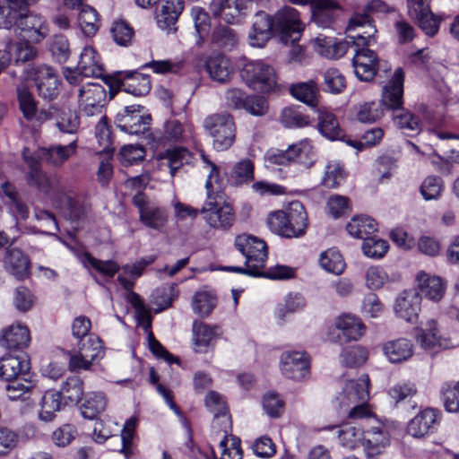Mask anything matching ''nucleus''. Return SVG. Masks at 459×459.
<instances>
[{"instance_id":"obj_1","label":"nucleus","mask_w":459,"mask_h":459,"mask_svg":"<svg viewBox=\"0 0 459 459\" xmlns=\"http://www.w3.org/2000/svg\"><path fill=\"white\" fill-rule=\"evenodd\" d=\"M0 29H14L22 40L41 42L48 34L46 19L30 12L27 0H0Z\"/></svg>"},{"instance_id":"obj_2","label":"nucleus","mask_w":459,"mask_h":459,"mask_svg":"<svg viewBox=\"0 0 459 459\" xmlns=\"http://www.w3.org/2000/svg\"><path fill=\"white\" fill-rule=\"evenodd\" d=\"M360 28H365V30L348 36L352 46L355 47L352 65L356 76L360 81L370 82L381 67L377 55L367 48L376 42L377 29L372 25V21L368 14H356L351 18L348 30L355 31Z\"/></svg>"},{"instance_id":"obj_3","label":"nucleus","mask_w":459,"mask_h":459,"mask_svg":"<svg viewBox=\"0 0 459 459\" xmlns=\"http://www.w3.org/2000/svg\"><path fill=\"white\" fill-rule=\"evenodd\" d=\"M207 199L200 212L207 224L217 230H228L235 221V212L221 187L206 190Z\"/></svg>"},{"instance_id":"obj_4","label":"nucleus","mask_w":459,"mask_h":459,"mask_svg":"<svg viewBox=\"0 0 459 459\" xmlns=\"http://www.w3.org/2000/svg\"><path fill=\"white\" fill-rule=\"evenodd\" d=\"M205 133L212 138V147L217 152L228 150L234 143L236 126L233 117L227 112L207 116L203 123Z\"/></svg>"},{"instance_id":"obj_5","label":"nucleus","mask_w":459,"mask_h":459,"mask_svg":"<svg viewBox=\"0 0 459 459\" xmlns=\"http://www.w3.org/2000/svg\"><path fill=\"white\" fill-rule=\"evenodd\" d=\"M368 375H363L359 380H350L346 383L343 392L338 396L341 406L353 407L349 411L351 419H363L370 415V411L366 405L368 399Z\"/></svg>"},{"instance_id":"obj_6","label":"nucleus","mask_w":459,"mask_h":459,"mask_svg":"<svg viewBox=\"0 0 459 459\" xmlns=\"http://www.w3.org/2000/svg\"><path fill=\"white\" fill-rule=\"evenodd\" d=\"M22 156L29 167L25 176L28 186L48 195L53 202L58 199V195L64 188L59 178L56 176H48L41 169L37 158L29 153L27 149L23 151Z\"/></svg>"},{"instance_id":"obj_7","label":"nucleus","mask_w":459,"mask_h":459,"mask_svg":"<svg viewBox=\"0 0 459 459\" xmlns=\"http://www.w3.org/2000/svg\"><path fill=\"white\" fill-rule=\"evenodd\" d=\"M235 246L246 257V265H250L249 276L261 277L267 260L265 242L256 237L243 234L236 238Z\"/></svg>"},{"instance_id":"obj_8","label":"nucleus","mask_w":459,"mask_h":459,"mask_svg":"<svg viewBox=\"0 0 459 459\" xmlns=\"http://www.w3.org/2000/svg\"><path fill=\"white\" fill-rule=\"evenodd\" d=\"M240 76L248 87L261 92H269L276 85L274 69L261 60L247 62L240 71Z\"/></svg>"},{"instance_id":"obj_9","label":"nucleus","mask_w":459,"mask_h":459,"mask_svg":"<svg viewBox=\"0 0 459 459\" xmlns=\"http://www.w3.org/2000/svg\"><path fill=\"white\" fill-rule=\"evenodd\" d=\"M274 30L279 33L281 41L285 44L297 43L304 30L299 13L293 7L284 6L273 17Z\"/></svg>"},{"instance_id":"obj_10","label":"nucleus","mask_w":459,"mask_h":459,"mask_svg":"<svg viewBox=\"0 0 459 459\" xmlns=\"http://www.w3.org/2000/svg\"><path fill=\"white\" fill-rule=\"evenodd\" d=\"M29 78L36 85L38 95L45 100H53L59 93V79L56 72L48 65H40L28 66L26 70Z\"/></svg>"},{"instance_id":"obj_11","label":"nucleus","mask_w":459,"mask_h":459,"mask_svg":"<svg viewBox=\"0 0 459 459\" xmlns=\"http://www.w3.org/2000/svg\"><path fill=\"white\" fill-rule=\"evenodd\" d=\"M107 92L100 83L83 84L78 92V107L87 117L103 116L102 109L106 102Z\"/></svg>"},{"instance_id":"obj_12","label":"nucleus","mask_w":459,"mask_h":459,"mask_svg":"<svg viewBox=\"0 0 459 459\" xmlns=\"http://www.w3.org/2000/svg\"><path fill=\"white\" fill-rule=\"evenodd\" d=\"M132 203L138 208L139 220L144 226L159 231L166 226L169 218L166 208L150 202L142 192L133 197Z\"/></svg>"},{"instance_id":"obj_13","label":"nucleus","mask_w":459,"mask_h":459,"mask_svg":"<svg viewBox=\"0 0 459 459\" xmlns=\"http://www.w3.org/2000/svg\"><path fill=\"white\" fill-rule=\"evenodd\" d=\"M16 95L19 110L27 122L42 124L53 118V108L39 109L37 101L26 84L21 83L16 87Z\"/></svg>"},{"instance_id":"obj_14","label":"nucleus","mask_w":459,"mask_h":459,"mask_svg":"<svg viewBox=\"0 0 459 459\" xmlns=\"http://www.w3.org/2000/svg\"><path fill=\"white\" fill-rule=\"evenodd\" d=\"M142 106H126L124 112L117 116V126L129 134H143L150 127L151 116L143 115Z\"/></svg>"},{"instance_id":"obj_15","label":"nucleus","mask_w":459,"mask_h":459,"mask_svg":"<svg viewBox=\"0 0 459 459\" xmlns=\"http://www.w3.org/2000/svg\"><path fill=\"white\" fill-rule=\"evenodd\" d=\"M416 339L420 346L432 352L450 349L455 346L452 340L446 334L441 333L437 323L429 320L424 328L416 330Z\"/></svg>"},{"instance_id":"obj_16","label":"nucleus","mask_w":459,"mask_h":459,"mask_svg":"<svg viewBox=\"0 0 459 459\" xmlns=\"http://www.w3.org/2000/svg\"><path fill=\"white\" fill-rule=\"evenodd\" d=\"M183 10V0H162L160 2L155 15L158 27L167 33L176 32L178 30L177 22Z\"/></svg>"},{"instance_id":"obj_17","label":"nucleus","mask_w":459,"mask_h":459,"mask_svg":"<svg viewBox=\"0 0 459 459\" xmlns=\"http://www.w3.org/2000/svg\"><path fill=\"white\" fill-rule=\"evenodd\" d=\"M112 86L121 88L134 96H144L150 92L152 83L149 75L136 72H118Z\"/></svg>"},{"instance_id":"obj_18","label":"nucleus","mask_w":459,"mask_h":459,"mask_svg":"<svg viewBox=\"0 0 459 459\" xmlns=\"http://www.w3.org/2000/svg\"><path fill=\"white\" fill-rule=\"evenodd\" d=\"M54 204L63 210L72 221L82 220L91 212V204L89 201L71 195L65 186Z\"/></svg>"},{"instance_id":"obj_19","label":"nucleus","mask_w":459,"mask_h":459,"mask_svg":"<svg viewBox=\"0 0 459 459\" xmlns=\"http://www.w3.org/2000/svg\"><path fill=\"white\" fill-rule=\"evenodd\" d=\"M282 374L294 380H301L309 374L308 359L299 351H286L281 357Z\"/></svg>"},{"instance_id":"obj_20","label":"nucleus","mask_w":459,"mask_h":459,"mask_svg":"<svg viewBox=\"0 0 459 459\" xmlns=\"http://www.w3.org/2000/svg\"><path fill=\"white\" fill-rule=\"evenodd\" d=\"M30 361L26 353L17 355L11 353L0 359V378L10 380L30 375Z\"/></svg>"},{"instance_id":"obj_21","label":"nucleus","mask_w":459,"mask_h":459,"mask_svg":"<svg viewBox=\"0 0 459 459\" xmlns=\"http://www.w3.org/2000/svg\"><path fill=\"white\" fill-rule=\"evenodd\" d=\"M309 5L312 21L322 28L331 27L342 13L341 5L335 0H313Z\"/></svg>"},{"instance_id":"obj_22","label":"nucleus","mask_w":459,"mask_h":459,"mask_svg":"<svg viewBox=\"0 0 459 459\" xmlns=\"http://www.w3.org/2000/svg\"><path fill=\"white\" fill-rule=\"evenodd\" d=\"M439 412L432 408H427L420 411L410 420L407 432L413 437H422L437 429L439 423Z\"/></svg>"},{"instance_id":"obj_23","label":"nucleus","mask_w":459,"mask_h":459,"mask_svg":"<svg viewBox=\"0 0 459 459\" xmlns=\"http://www.w3.org/2000/svg\"><path fill=\"white\" fill-rule=\"evenodd\" d=\"M274 21L266 13L260 11L255 15L251 30L248 33L249 45L254 48H263L271 39Z\"/></svg>"},{"instance_id":"obj_24","label":"nucleus","mask_w":459,"mask_h":459,"mask_svg":"<svg viewBox=\"0 0 459 459\" xmlns=\"http://www.w3.org/2000/svg\"><path fill=\"white\" fill-rule=\"evenodd\" d=\"M30 342V331L22 325H12L0 335V345L10 352L22 351L29 346Z\"/></svg>"},{"instance_id":"obj_25","label":"nucleus","mask_w":459,"mask_h":459,"mask_svg":"<svg viewBox=\"0 0 459 459\" xmlns=\"http://www.w3.org/2000/svg\"><path fill=\"white\" fill-rule=\"evenodd\" d=\"M404 73L397 68L391 80L383 88L382 104L388 108L398 109L403 105Z\"/></svg>"},{"instance_id":"obj_26","label":"nucleus","mask_w":459,"mask_h":459,"mask_svg":"<svg viewBox=\"0 0 459 459\" xmlns=\"http://www.w3.org/2000/svg\"><path fill=\"white\" fill-rule=\"evenodd\" d=\"M417 292L420 297H424L432 301H439L446 291V284L444 281L436 275H430L424 272L418 273L417 278Z\"/></svg>"},{"instance_id":"obj_27","label":"nucleus","mask_w":459,"mask_h":459,"mask_svg":"<svg viewBox=\"0 0 459 459\" xmlns=\"http://www.w3.org/2000/svg\"><path fill=\"white\" fill-rule=\"evenodd\" d=\"M420 310V297L414 290L403 291L395 300L396 316L407 322H413Z\"/></svg>"},{"instance_id":"obj_28","label":"nucleus","mask_w":459,"mask_h":459,"mask_svg":"<svg viewBox=\"0 0 459 459\" xmlns=\"http://www.w3.org/2000/svg\"><path fill=\"white\" fill-rule=\"evenodd\" d=\"M390 437L386 429L382 427H372L364 432L362 446L368 458L382 454L389 445Z\"/></svg>"},{"instance_id":"obj_29","label":"nucleus","mask_w":459,"mask_h":459,"mask_svg":"<svg viewBox=\"0 0 459 459\" xmlns=\"http://www.w3.org/2000/svg\"><path fill=\"white\" fill-rule=\"evenodd\" d=\"M204 66L210 77L221 83L229 82L233 74L230 60L221 53L209 56L205 60Z\"/></svg>"},{"instance_id":"obj_30","label":"nucleus","mask_w":459,"mask_h":459,"mask_svg":"<svg viewBox=\"0 0 459 459\" xmlns=\"http://www.w3.org/2000/svg\"><path fill=\"white\" fill-rule=\"evenodd\" d=\"M316 113V128L324 137L331 141L343 138L344 132L339 124L338 118L332 111L326 108H319Z\"/></svg>"},{"instance_id":"obj_31","label":"nucleus","mask_w":459,"mask_h":459,"mask_svg":"<svg viewBox=\"0 0 459 459\" xmlns=\"http://www.w3.org/2000/svg\"><path fill=\"white\" fill-rule=\"evenodd\" d=\"M245 8V0H212L210 4L212 14L228 23L237 22Z\"/></svg>"},{"instance_id":"obj_32","label":"nucleus","mask_w":459,"mask_h":459,"mask_svg":"<svg viewBox=\"0 0 459 459\" xmlns=\"http://www.w3.org/2000/svg\"><path fill=\"white\" fill-rule=\"evenodd\" d=\"M381 350L391 363L406 361L413 355V344L411 340L406 338L385 342L382 344Z\"/></svg>"},{"instance_id":"obj_33","label":"nucleus","mask_w":459,"mask_h":459,"mask_svg":"<svg viewBox=\"0 0 459 459\" xmlns=\"http://www.w3.org/2000/svg\"><path fill=\"white\" fill-rule=\"evenodd\" d=\"M4 265V269L17 280H24L30 275V259L18 248L7 249Z\"/></svg>"},{"instance_id":"obj_34","label":"nucleus","mask_w":459,"mask_h":459,"mask_svg":"<svg viewBox=\"0 0 459 459\" xmlns=\"http://www.w3.org/2000/svg\"><path fill=\"white\" fill-rule=\"evenodd\" d=\"M285 212L288 216V229L293 231L290 233V238L303 236L307 227V215L304 205L299 201H293Z\"/></svg>"},{"instance_id":"obj_35","label":"nucleus","mask_w":459,"mask_h":459,"mask_svg":"<svg viewBox=\"0 0 459 459\" xmlns=\"http://www.w3.org/2000/svg\"><path fill=\"white\" fill-rule=\"evenodd\" d=\"M335 326L341 332L346 342L358 341L364 335L366 330V326L362 321L359 317L350 314L337 317Z\"/></svg>"},{"instance_id":"obj_36","label":"nucleus","mask_w":459,"mask_h":459,"mask_svg":"<svg viewBox=\"0 0 459 459\" xmlns=\"http://www.w3.org/2000/svg\"><path fill=\"white\" fill-rule=\"evenodd\" d=\"M77 148L76 140L67 145L56 144L49 148H42L39 151L38 157L48 163L59 167L75 153Z\"/></svg>"},{"instance_id":"obj_37","label":"nucleus","mask_w":459,"mask_h":459,"mask_svg":"<svg viewBox=\"0 0 459 459\" xmlns=\"http://www.w3.org/2000/svg\"><path fill=\"white\" fill-rule=\"evenodd\" d=\"M289 91L294 99L309 107H316L318 104L320 91L314 80L293 83L290 86Z\"/></svg>"},{"instance_id":"obj_38","label":"nucleus","mask_w":459,"mask_h":459,"mask_svg":"<svg viewBox=\"0 0 459 459\" xmlns=\"http://www.w3.org/2000/svg\"><path fill=\"white\" fill-rule=\"evenodd\" d=\"M350 41L337 40L333 38L317 37L315 39V48L323 56L338 59L348 51Z\"/></svg>"},{"instance_id":"obj_39","label":"nucleus","mask_w":459,"mask_h":459,"mask_svg":"<svg viewBox=\"0 0 459 459\" xmlns=\"http://www.w3.org/2000/svg\"><path fill=\"white\" fill-rule=\"evenodd\" d=\"M79 69L82 71L87 77H102L103 64L98 52L91 46H86L81 55L77 64Z\"/></svg>"},{"instance_id":"obj_40","label":"nucleus","mask_w":459,"mask_h":459,"mask_svg":"<svg viewBox=\"0 0 459 459\" xmlns=\"http://www.w3.org/2000/svg\"><path fill=\"white\" fill-rule=\"evenodd\" d=\"M155 260L154 256L143 257L132 264L122 266V273L118 275L117 281L126 290H131L134 286V281L138 279L145 270Z\"/></svg>"},{"instance_id":"obj_41","label":"nucleus","mask_w":459,"mask_h":459,"mask_svg":"<svg viewBox=\"0 0 459 459\" xmlns=\"http://www.w3.org/2000/svg\"><path fill=\"white\" fill-rule=\"evenodd\" d=\"M108 405V399L101 392H90L84 395L80 411L84 419L95 420Z\"/></svg>"},{"instance_id":"obj_42","label":"nucleus","mask_w":459,"mask_h":459,"mask_svg":"<svg viewBox=\"0 0 459 459\" xmlns=\"http://www.w3.org/2000/svg\"><path fill=\"white\" fill-rule=\"evenodd\" d=\"M6 382L8 384L5 386V391L11 401L28 400L36 386L35 381L30 378V375L6 380Z\"/></svg>"},{"instance_id":"obj_43","label":"nucleus","mask_w":459,"mask_h":459,"mask_svg":"<svg viewBox=\"0 0 459 459\" xmlns=\"http://www.w3.org/2000/svg\"><path fill=\"white\" fill-rule=\"evenodd\" d=\"M53 117H56V125L60 132L74 134L80 128V117L75 110L67 107L56 108L52 107Z\"/></svg>"},{"instance_id":"obj_44","label":"nucleus","mask_w":459,"mask_h":459,"mask_svg":"<svg viewBox=\"0 0 459 459\" xmlns=\"http://www.w3.org/2000/svg\"><path fill=\"white\" fill-rule=\"evenodd\" d=\"M216 327L201 322L193 325V344L195 352H207L216 336Z\"/></svg>"},{"instance_id":"obj_45","label":"nucleus","mask_w":459,"mask_h":459,"mask_svg":"<svg viewBox=\"0 0 459 459\" xmlns=\"http://www.w3.org/2000/svg\"><path fill=\"white\" fill-rule=\"evenodd\" d=\"M75 8L79 9L78 23L85 36L91 37L97 33L100 26V21L97 11L81 2Z\"/></svg>"},{"instance_id":"obj_46","label":"nucleus","mask_w":459,"mask_h":459,"mask_svg":"<svg viewBox=\"0 0 459 459\" xmlns=\"http://www.w3.org/2000/svg\"><path fill=\"white\" fill-rule=\"evenodd\" d=\"M290 163L298 162L306 169L310 168L314 164V150L309 140L304 139L293 144L287 149Z\"/></svg>"},{"instance_id":"obj_47","label":"nucleus","mask_w":459,"mask_h":459,"mask_svg":"<svg viewBox=\"0 0 459 459\" xmlns=\"http://www.w3.org/2000/svg\"><path fill=\"white\" fill-rule=\"evenodd\" d=\"M377 222L374 219L368 216H354L347 224L348 233L363 241L369 238L371 234L377 231Z\"/></svg>"},{"instance_id":"obj_48","label":"nucleus","mask_w":459,"mask_h":459,"mask_svg":"<svg viewBox=\"0 0 459 459\" xmlns=\"http://www.w3.org/2000/svg\"><path fill=\"white\" fill-rule=\"evenodd\" d=\"M63 399L56 390H48L42 396L39 418L44 422H50L56 417V412L61 409Z\"/></svg>"},{"instance_id":"obj_49","label":"nucleus","mask_w":459,"mask_h":459,"mask_svg":"<svg viewBox=\"0 0 459 459\" xmlns=\"http://www.w3.org/2000/svg\"><path fill=\"white\" fill-rule=\"evenodd\" d=\"M207 409L214 415V423L229 424L230 417L228 414V407L223 397L215 391H210L205 397Z\"/></svg>"},{"instance_id":"obj_50","label":"nucleus","mask_w":459,"mask_h":459,"mask_svg":"<svg viewBox=\"0 0 459 459\" xmlns=\"http://www.w3.org/2000/svg\"><path fill=\"white\" fill-rule=\"evenodd\" d=\"M280 121L286 128H302L311 124L309 116L300 107L295 106L284 108L281 112Z\"/></svg>"},{"instance_id":"obj_51","label":"nucleus","mask_w":459,"mask_h":459,"mask_svg":"<svg viewBox=\"0 0 459 459\" xmlns=\"http://www.w3.org/2000/svg\"><path fill=\"white\" fill-rule=\"evenodd\" d=\"M65 403H77L83 394V382L78 376H71L66 378L57 391Z\"/></svg>"},{"instance_id":"obj_52","label":"nucleus","mask_w":459,"mask_h":459,"mask_svg":"<svg viewBox=\"0 0 459 459\" xmlns=\"http://www.w3.org/2000/svg\"><path fill=\"white\" fill-rule=\"evenodd\" d=\"M319 264L324 270L336 275L342 274L346 267L342 255L335 248H329L321 253Z\"/></svg>"},{"instance_id":"obj_53","label":"nucleus","mask_w":459,"mask_h":459,"mask_svg":"<svg viewBox=\"0 0 459 459\" xmlns=\"http://www.w3.org/2000/svg\"><path fill=\"white\" fill-rule=\"evenodd\" d=\"M212 42L220 48L230 50L237 46L238 35L234 29L219 25L212 32Z\"/></svg>"},{"instance_id":"obj_54","label":"nucleus","mask_w":459,"mask_h":459,"mask_svg":"<svg viewBox=\"0 0 459 459\" xmlns=\"http://www.w3.org/2000/svg\"><path fill=\"white\" fill-rule=\"evenodd\" d=\"M255 167L252 160L248 159L237 162L230 173L234 185L242 186L251 183L255 178Z\"/></svg>"},{"instance_id":"obj_55","label":"nucleus","mask_w":459,"mask_h":459,"mask_svg":"<svg viewBox=\"0 0 459 459\" xmlns=\"http://www.w3.org/2000/svg\"><path fill=\"white\" fill-rule=\"evenodd\" d=\"M440 394L446 411L459 413V381L443 384Z\"/></svg>"},{"instance_id":"obj_56","label":"nucleus","mask_w":459,"mask_h":459,"mask_svg":"<svg viewBox=\"0 0 459 459\" xmlns=\"http://www.w3.org/2000/svg\"><path fill=\"white\" fill-rule=\"evenodd\" d=\"M346 172L343 165L337 160H331L325 169L322 184L328 188H335L345 179Z\"/></svg>"},{"instance_id":"obj_57","label":"nucleus","mask_w":459,"mask_h":459,"mask_svg":"<svg viewBox=\"0 0 459 459\" xmlns=\"http://www.w3.org/2000/svg\"><path fill=\"white\" fill-rule=\"evenodd\" d=\"M364 431L351 424H343L338 430L340 444L347 448L353 449L359 442H362Z\"/></svg>"},{"instance_id":"obj_58","label":"nucleus","mask_w":459,"mask_h":459,"mask_svg":"<svg viewBox=\"0 0 459 459\" xmlns=\"http://www.w3.org/2000/svg\"><path fill=\"white\" fill-rule=\"evenodd\" d=\"M355 109L356 117L361 123H374L384 115L381 104L376 101L359 104Z\"/></svg>"},{"instance_id":"obj_59","label":"nucleus","mask_w":459,"mask_h":459,"mask_svg":"<svg viewBox=\"0 0 459 459\" xmlns=\"http://www.w3.org/2000/svg\"><path fill=\"white\" fill-rule=\"evenodd\" d=\"M191 17L194 22L195 32L199 38L197 43H203L211 28V18L202 7L194 6L191 9Z\"/></svg>"},{"instance_id":"obj_60","label":"nucleus","mask_w":459,"mask_h":459,"mask_svg":"<svg viewBox=\"0 0 459 459\" xmlns=\"http://www.w3.org/2000/svg\"><path fill=\"white\" fill-rule=\"evenodd\" d=\"M95 135L100 145V152L109 153L114 151L110 126L106 116H101L95 127Z\"/></svg>"},{"instance_id":"obj_61","label":"nucleus","mask_w":459,"mask_h":459,"mask_svg":"<svg viewBox=\"0 0 459 459\" xmlns=\"http://www.w3.org/2000/svg\"><path fill=\"white\" fill-rule=\"evenodd\" d=\"M81 261L85 266L90 265L100 273L108 277H113L120 268L117 263L113 260H100L91 256L89 253H84Z\"/></svg>"},{"instance_id":"obj_62","label":"nucleus","mask_w":459,"mask_h":459,"mask_svg":"<svg viewBox=\"0 0 459 459\" xmlns=\"http://www.w3.org/2000/svg\"><path fill=\"white\" fill-rule=\"evenodd\" d=\"M267 226L272 232L285 238H290V233L293 232L288 229L289 223L286 212L281 210L273 212L268 215Z\"/></svg>"},{"instance_id":"obj_63","label":"nucleus","mask_w":459,"mask_h":459,"mask_svg":"<svg viewBox=\"0 0 459 459\" xmlns=\"http://www.w3.org/2000/svg\"><path fill=\"white\" fill-rule=\"evenodd\" d=\"M325 91L333 94L341 93L346 87L344 75L336 68H329L324 74Z\"/></svg>"},{"instance_id":"obj_64","label":"nucleus","mask_w":459,"mask_h":459,"mask_svg":"<svg viewBox=\"0 0 459 459\" xmlns=\"http://www.w3.org/2000/svg\"><path fill=\"white\" fill-rule=\"evenodd\" d=\"M389 280L384 268L377 265L368 267L365 272L366 287L371 290L381 289Z\"/></svg>"}]
</instances>
